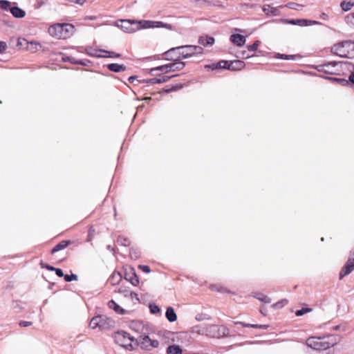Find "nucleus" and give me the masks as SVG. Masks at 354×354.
<instances>
[{
  "instance_id": "51",
  "label": "nucleus",
  "mask_w": 354,
  "mask_h": 354,
  "mask_svg": "<svg viewBox=\"0 0 354 354\" xmlns=\"http://www.w3.org/2000/svg\"><path fill=\"white\" fill-rule=\"evenodd\" d=\"M39 266L41 268H45L49 271H54L55 267L48 264V263H46L45 262H44L43 261H41L40 263H39Z\"/></svg>"
},
{
  "instance_id": "1",
  "label": "nucleus",
  "mask_w": 354,
  "mask_h": 354,
  "mask_svg": "<svg viewBox=\"0 0 354 354\" xmlns=\"http://www.w3.org/2000/svg\"><path fill=\"white\" fill-rule=\"evenodd\" d=\"M194 330L198 334L205 335L209 337L221 339L229 335V329L224 325L207 324L203 327L196 326Z\"/></svg>"
},
{
  "instance_id": "18",
  "label": "nucleus",
  "mask_w": 354,
  "mask_h": 354,
  "mask_svg": "<svg viewBox=\"0 0 354 354\" xmlns=\"http://www.w3.org/2000/svg\"><path fill=\"white\" fill-rule=\"evenodd\" d=\"M180 46L177 47H173L169 50L164 53V59L167 61L177 62L178 55L176 53V50H180Z\"/></svg>"
},
{
  "instance_id": "3",
  "label": "nucleus",
  "mask_w": 354,
  "mask_h": 354,
  "mask_svg": "<svg viewBox=\"0 0 354 354\" xmlns=\"http://www.w3.org/2000/svg\"><path fill=\"white\" fill-rule=\"evenodd\" d=\"M74 31L75 26L71 24H57L49 28L51 35L62 39L70 37Z\"/></svg>"
},
{
  "instance_id": "13",
  "label": "nucleus",
  "mask_w": 354,
  "mask_h": 354,
  "mask_svg": "<svg viewBox=\"0 0 354 354\" xmlns=\"http://www.w3.org/2000/svg\"><path fill=\"white\" fill-rule=\"evenodd\" d=\"M178 74H175L172 75H163L160 77H153L150 79H143L142 80H138L139 83H144V84H162L167 82L170 79L178 76Z\"/></svg>"
},
{
  "instance_id": "50",
  "label": "nucleus",
  "mask_w": 354,
  "mask_h": 354,
  "mask_svg": "<svg viewBox=\"0 0 354 354\" xmlns=\"http://www.w3.org/2000/svg\"><path fill=\"white\" fill-rule=\"evenodd\" d=\"M77 65H81V66H92L93 62L91 60L87 59H79Z\"/></svg>"
},
{
  "instance_id": "17",
  "label": "nucleus",
  "mask_w": 354,
  "mask_h": 354,
  "mask_svg": "<svg viewBox=\"0 0 354 354\" xmlns=\"http://www.w3.org/2000/svg\"><path fill=\"white\" fill-rule=\"evenodd\" d=\"M100 322V329H109L115 326V321L105 315H99Z\"/></svg>"
},
{
  "instance_id": "2",
  "label": "nucleus",
  "mask_w": 354,
  "mask_h": 354,
  "mask_svg": "<svg viewBox=\"0 0 354 354\" xmlns=\"http://www.w3.org/2000/svg\"><path fill=\"white\" fill-rule=\"evenodd\" d=\"M330 53L342 58H354V41L344 40L333 44L330 47Z\"/></svg>"
},
{
  "instance_id": "6",
  "label": "nucleus",
  "mask_w": 354,
  "mask_h": 354,
  "mask_svg": "<svg viewBox=\"0 0 354 354\" xmlns=\"http://www.w3.org/2000/svg\"><path fill=\"white\" fill-rule=\"evenodd\" d=\"M176 60L177 62H173L170 64H164L155 68H152L149 70V73L151 75H155L153 71H161L162 73H167L171 71H181L185 67L186 62H179L178 59Z\"/></svg>"
},
{
  "instance_id": "22",
  "label": "nucleus",
  "mask_w": 354,
  "mask_h": 354,
  "mask_svg": "<svg viewBox=\"0 0 354 354\" xmlns=\"http://www.w3.org/2000/svg\"><path fill=\"white\" fill-rule=\"evenodd\" d=\"M198 42L200 45H202L205 47L211 46L214 44L215 39L213 37L209 35L201 36L198 38Z\"/></svg>"
},
{
  "instance_id": "36",
  "label": "nucleus",
  "mask_w": 354,
  "mask_h": 354,
  "mask_svg": "<svg viewBox=\"0 0 354 354\" xmlns=\"http://www.w3.org/2000/svg\"><path fill=\"white\" fill-rule=\"evenodd\" d=\"M78 60H79L78 59H76L71 56L66 55L65 54H62V61L63 62H69L72 64L77 65Z\"/></svg>"
},
{
  "instance_id": "14",
  "label": "nucleus",
  "mask_w": 354,
  "mask_h": 354,
  "mask_svg": "<svg viewBox=\"0 0 354 354\" xmlns=\"http://www.w3.org/2000/svg\"><path fill=\"white\" fill-rule=\"evenodd\" d=\"M124 279L130 282L133 286H137L140 283L138 276L133 267H130L129 270L125 271Z\"/></svg>"
},
{
  "instance_id": "53",
  "label": "nucleus",
  "mask_w": 354,
  "mask_h": 354,
  "mask_svg": "<svg viewBox=\"0 0 354 354\" xmlns=\"http://www.w3.org/2000/svg\"><path fill=\"white\" fill-rule=\"evenodd\" d=\"M215 64L217 66V70L225 69L224 67L227 66V60H221Z\"/></svg>"
},
{
  "instance_id": "46",
  "label": "nucleus",
  "mask_w": 354,
  "mask_h": 354,
  "mask_svg": "<svg viewBox=\"0 0 354 354\" xmlns=\"http://www.w3.org/2000/svg\"><path fill=\"white\" fill-rule=\"evenodd\" d=\"M288 301L287 299H281V300L274 303V304H272V307L275 309H279V308H283L286 304H288Z\"/></svg>"
},
{
  "instance_id": "57",
  "label": "nucleus",
  "mask_w": 354,
  "mask_h": 354,
  "mask_svg": "<svg viewBox=\"0 0 354 354\" xmlns=\"http://www.w3.org/2000/svg\"><path fill=\"white\" fill-rule=\"evenodd\" d=\"M137 346H136L135 344V342H129V344H126L123 348H125L127 350H129V351H133L136 349Z\"/></svg>"
},
{
  "instance_id": "41",
  "label": "nucleus",
  "mask_w": 354,
  "mask_h": 354,
  "mask_svg": "<svg viewBox=\"0 0 354 354\" xmlns=\"http://www.w3.org/2000/svg\"><path fill=\"white\" fill-rule=\"evenodd\" d=\"M129 255L132 259H138L140 257L141 252L138 249L131 248L129 250Z\"/></svg>"
},
{
  "instance_id": "61",
  "label": "nucleus",
  "mask_w": 354,
  "mask_h": 354,
  "mask_svg": "<svg viewBox=\"0 0 354 354\" xmlns=\"http://www.w3.org/2000/svg\"><path fill=\"white\" fill-rule=\"evenodd\" d=\"M54 272H55L56 275L58 277H64V273L63 272V270L59 268H55V270H54Z\"/></svg>"
},
{
  "instance_id": "59",
  "label": "nucleus",
  "mask_w": 354,
  "mask_h": 354,
  "mask_svg": "<svg viewBox=\"0 0 354 354\" xmlns=\"http://www.w3.org/2000/svg\"><path fill=\"white\" fill-rule=\"evenodd\" d=\"M48 0H36L35 7L39 8L43 6H45L48 3Z\"/></svg>"
},
{
  "instance_id": "27",
  "label": "nucleus",
  "mask_w": 354,
  "mask_h": 354,
  "mask_svg": "<svg viewBox=\"0 0 354 354\" xmlns=\"http://www.w3.org/2000/svg\"><path fill=\"white\" fill-rule=\"evenodd\" d=\"M167 354H183V350L178 344L169 345L166 349Z\"/></svg>"
},
{
  "instance_id": "31",
  "label": "nucleus",
  "mask_w": 354,
  "mask_h": 354,
  "mask_svg": "<svg viewBox=\"0 0 354 354\" xmlns=\"http://www.w3.org/2000/svg\"><path fill=\"white\" fill-rule=\"evenodd\" d=\"M183 84L181 83L176 84L172 85L170 87L167 86L166 88H163L161 93H169L171 92L177 91L181 88H183Z\"/></svg>"
},
{
  "instance_id": "33",
  "label": "nucleus",
  "mask_w": 354,
  "mask_h": 354,
  "mask_svg": "<svg viewBox=\"0 0 354 354\" xmlns=\"http://www.w3.org/2000/svg\"><path fill=\"white\" fill-rule=\"evenodd\" d=\"M122 276L120 272L115 271L110 277V281L112 285H116L122 280Z\"/></svg>"
},
{
  "instance_id": "15",
  "label": "nucleus",
  "mask_w": 354,
  "mask_h": 354,
  "mask_svg": "<svg viewBox=\"0 0 354 354\" xmlns=\"http://www.w3.org/2000/svg\"><path fill=\"white\" fill-rule=\"evenodd\" d=\"M245 66V63L241 59H235L232 61H227V66L224 67L225 70L232 71H239Z\"/></svg>"
},
{
  "instance_id": "9",
  "label": "nucleus",
  "mask_w": 354,
  "mask_h": 354,
  "mask_svg": "<svg viewBox=\"0 0 354 354\" xmlns=\"http://www.w3.org/2000/svg\"><path fill=\"white\" fill-rule=\"evenodd\" d=\"M276 21L281 22L285 24H291L293 26H299L301 27L309 26L313 25H322L323 24L315 20H311L308 19H286L281 18L276 19Z\"/></svg>"
},
{
  "instance_id": "49",
  "label": "nucleus",
  "mask_w": 354,
  "mask_h": 354,
  "mask_svg": "<svg viewBox=\"0 0 354 354\" xmlns=\"http://www.w3.org/2000/svg\"><path fill=\"white\" fill-rule=\"evenodd\" d=\"M93 50H95L91 46H87L85 48V52L88 55L91 56V57H97V58L102 57V55L95 54L93 53Z\"/></svg>"
},
{
  "instance_id": "62",
  "label": "nucleus",
  "mask_w": 354,
  "mask_h": 354,
  "mask_svg": "<svg viewBox=\"0 0 354 354\" xmlns=\"http://www.w3.org/2000/svg\"><path fill=\"white\" fill-rule=\"evenodd\" d=\"M7 48V44L5 41H0V54L4 53Z\"/></svg>"
},
{
  "instance_id": "34",
  "label": "nucleus",
  "mask_w": 354,
  "mask_h": 354,
  "mask_svg": "<svg viewBox=\"0 0 354 354\" xmlns=\"http://www.w3.org/2000/svg\"><path fill=\"white\" fill-rule=\"evenodd\" d=\"M354 6V2L349 1H346L345 0L342 1L340 3V7L342 10L344 12H348Z\"/></svg>"
},
{
  "instance_id": "60",
  "label": "nucleus",
  "mask_w": 354,
  "mask_h": 354,
  "mask_svg": "<svg viewBox=\"0 0 354 354\" xmlns=\"http://www.w3.org/2000/svg\"><path fill=\"white\" fill-rule=\"evenodd\" d=\"M135 80L137 81V84H135L134 86L138 85L140 83L138 82L139 80H138V75H131L128 78V81L130 83H133Z\"/></svg>"
},
{
  "instance_id": "8",
  "label": "nucleus",
  "mask_w": 354,
  "mask_h": 354,
  "mask_svg": "<svg viewBox=\"0 0 354 354\" xmlns=\"http://www.w3.org/2000/svg\"><path fill=\"white\" fill-rule=\"evenodd\" d=\"M338 64H345L347 66L348 70H351V69L354 70V64L353 63L348 62H337V61H330V62H327L322 64L313 65V66H312V68H313L319 72L324 73L325 74L333 75L335 73L333 72H330L326 68H328V66L335 67V66H337Z\"/></svg>"
},
{
  "instance_id": "48",
  "label": "nucleus",
  "mask_w": 354,
  "mask_h": 354,
  "mask_svg": "<svg viewBox=\"0 0 354 354\" xmlns=\"http://www.w3.org/2000/svg\"><path fill=\"white\" fill-rule=\"evenodd\" d=\"M234 324H239L242 326L243 327L245 328H259V324H246L245 322H234Z\"/></svg>"
},
{
  "instance_id": "12",
  "label": "nucleus",
  "mask_w": 354,
  "mask_h": 354,
  "mask_svg": "<svg viewBox=\"0 0 354 354\" xmlns=\"http://www.w3.org/2000/svg\"><path fill=\"white\" fill-rule=\"evenodd\" d=\"M354 270V257H350L345 264L342 268L339 274V279H342L345 276L348 275Z\"/></svg>"
},
{
  "instance_id": "28",
  "label": "nucleus",
  "mask_w": 354,
  "mask_h": 354,
  "mask_svg": "<svg viewBox=\"0 0 354 354\" xmlns=\"http://www.w3.org/2000/svg\"><path fill=\"white\" fill-rule=\"evenodd\" d=\"M180 50L183 51L178 53V59L179 62H183L182 59H188L194 56L193 52H192V50L189 48H180Z\"/></svg>"
},
{
  "instance_id": "55",
  "label": "nucleus",
  "mask_w": 354,
  "mask_h": 354,
  "mask_svg": "<svg viewBox=\"0 0 354 354\" xmlns=\"http://www.w3.org/2000/svg\"><path fill=\"white\" fill-rule=\"evenodd\" d=\"M140 327H142V322H132L131 328L135 330H138Z\"/></svg>"
},
{
  "instance_id": "11",
  "label": "nucleus",
  "mask_w": 354,
  "mask_h": 354,
  "mask_svg": "<svg viewBox=\"0 0 354 354\" xmlns=\"http://www.w3.org/2000/svg\"><path fill=\"white\" fill-rule=\"evenodd\" d=\"M114 341L121 347H123L127 342L129 340L131 342H134L136 338L131 336L129 333L124 330H118L114 335Z\"/></svg>"
},
{
  "instance_id": "39",
  "label": "nucleus",
  "mask_w": 354,
  "mask_h": 354,
  "mask_svg": "<svg viewBox=\"0 0 354 354\" xmlns=\"http://www.w3.org/2000/svg\"><path fill=\"white\" fill-rule=\"evenodd\" d=\"M117 243L122 246H129L131 244V241L129 240V239L124 236L120 235L117 238Z\"/></svg>"
},
{
  "instance_id": "10",
  "label": "nucleus",
  "mask_w": 354,
  "mask_h": 354,
  "mask_svg": "<svg viewBox=\"0 0 354 354\" xmlns=\"http://www.w3.org/2000/svg\"><path fill=\"white\" fill-rule=\"evenodd\" d=\"M114 26L126 33H133L137 31L136 19H118L114 22Z\"/></svg>"
},
{
  "instance_id": "40",
  "label": "nucleus",
  "mask_w": 354,
  "mask_h": 354,
  "mask_svg": "<svg viewBox=\"0 0 354 354\" xmlns=\"http://www.w3.org/2000/svg\"><path fill=\"white\" fill-rule=\"evenodd\" d=\"M284 7L295 10H300L304 7V6L295 2H288L284 6Z\"/></svg>"
},
{
  "instance_id": "58",
  "label": "nucleus",
  "mask_w": 354,
  "mask_h": 354,
  "mask_svg": "<svg viewBox=\"0 0 354 354\" xmlns=\"http://www.w3.org/2000/svg\"><path fill=\"white\" fill-rule=\"evenodd\" d=\"M204 68L207 71H209V70L210 71H216V70H217V66L215 63H212V64L205 65Z\"/></svg>"
},
{
  "instance_id": "4",
  "label": "nucleus",
  "mask_w": 354,
  "mask_h": 354,
  "mask_svg": "<svg viewBox=\"0 0 354 354\" xmlns=\"http://www.w3.org/2000/svg\"><path fill=\"white\" fill-rule=\"evenodd\" d=\"M166 28L168 30H173V26L170 24L165 23L161 21H151V20H136V30L149 28Z\"/></svg>"
},
{
  "instance_id": "43",
  "label": "nucleus",
  "mask_w": 354,
  "mask_h": 354,
  "mask_svg": "<svg viewBox=\"0 0 354 354\" xmlns=\"http://www.w3.org/2000/svg\"><path fill=\"white\" fill-rule=\"evenodd\" d=\"M261 42L260 40H255L251 45H247L246 48L249 51H257L258 47L261 45Z\"/></svg>"
},
{
  "instance_id": "32",
  "label": "nucleus",
  "mask_w": 354,
  "mask_h": 354,
  "mask_svg": "<svg viewBox=\"0 0 354 354\" xmlns=\"http://www.w3.org/2000/svg\"><path fill=\"white\" fill-rule=\"evenodd\" d=\"M100 51L106 53L105 55H102L101 58H120L122 57V54L113 51L103 49H100Z\"/></svg>"
},
{
  "instance_id": "64",
  "label": "nucleus",
  "mask_w": 354,
  "mask_h": 354,
  "mask_svg": "<svg viewBox=\"0 0 354 354\" xmlns=\"http://www.w3.org/2000/svg\"><path fill=\"white\" fill-rule=\"evenodd\" d=\"M254 57V55H250L245 50L241 52V57L243 59H248Z\"/></svg>"
},
{
  "instance_id": "54",
  "label": "nucleus",
  "mask_w": 354,
  "mask_h": 354,
  "mask_svg": "<svg viewBox=\"0 0 354 354\" xmlns=\"http://www.w3.org/2000/svg\"><path fill=\"white\" fill-rule=\"evenodd\" d=\"M345 19L347 24H349L354 26V12L348 15L346 17Z\"/></svg>"
},
{
  "instance_id": "35",
  "label": "nucleus",
  "mask_w": 354,
  "mask_h": 354,
  "mask_svg": "<svg viewBox=\"0 0 354 354\" xmlns=\"http://www.w3.org/2000/svg\"><path fill=\"white\" fill-rule=\"evenodd\" d=\"M254 297L265 304H269L271 302V299L270 297H268L266 295H264L261 292H255L254 295Z\"/></svg>"
},
{
  "instance_id": "44",
  "label": "nucleus",
  "mask_w": 354,
  "mask_h": 354,
  "mask_svg": "<svg viewBox=\"0 0 354 354\" xmlns=\"http://www.w3.org/2000/svg\"><path fill=\"white\" fill-rule=\"evenodd\" d=\"M312 311V308L309 307H302L301 309L297 310L295 312V315L297 317L303 316L307 313H310Z\"/></svg>"
},
{
  "instance_id": "45",
  "label": "nucleus",
  "mask_w": 354,
  "mask_h": 354,
  "mask_svg": "<svg viewBox=\"0 0 354 354\" xmlns=\"http://www.w3.org/2000/svg\"><path fill=\"white\" fill-rule=\"evenodd\" d=\"M196 320L201 322L203 320H211L212 317L206 313H199L195 317Z\"/></svg>"
},
{
  "instance_id": "56",
  "label": "nucleus",
  "mask_w": 354,
  "mask_h": 354,
  "mask_svg": "<svg viewBox=\"0 0 354 354\" xmlns=\"http://www.w3.org/2000/svg\"><path fill=\"white\" fill-rule=\"evenodd\" d=\"M138 268L145 273L151 272L150 267L147 265H139Z\"/></svg>"
},
{
  "instance_id": "19",
  "label": "nucleus",
  "mask_w": 354,
  "mask_h": 354,
  "mask_svg": "<svg viewBox=\"0 0 354 354\" xmlns=\"http://www.w3.org/2000/svg\"><path fill=\"white\" fill-rule=\"evenodd\" d=\"M12 15L17 19H21L26 16V11L16 5L15 3L10 11Z\"/></svg>"
},
{
  "instance_id": "7",
  "label": "nucleus",
  "mask_w": 354,
  "mask_h": 354,
  "mask_svg": "<svg viewBox=\"0 0 354 354\" xmlns=\"http://www.w3.org/2000/svg\"><path fill=\"white\" fill-rule=\"evenodd\" d=\"M324 338V337H310L306 339V345L314 350L325 351L330 348V347L333 346L335 344V343H330L328 342L320 341V339Z\"/></svg>"
},
{
  "instance_id": "5",
  "label": "nucleus",
  "mask_w": 354,
  "mask_h": 354,
  "mask_svg": "<svg viewBox=\"0 0 354 354\" xmlns=\"http://www.w3.org/2000/svg\"><path fill=\"white\" fill-rule=\"evenodd\" d=\"M136 346H140L142 350L151 351L153 348H158L159 342L156 339H151L148 334L144 333L139 335L134 341Z\"/></svg>"
},
{
  "instance_id": "24",
  "label": "nucleus",
  "mask_w": 354,
  "mask_h": 354,
  "mask_svg": "<svg viewBox=\"0 0 354 354\" xmlns=\"http://www.w3.org/2000/svg\"><path fill=\"white\" fill-rule=\"evenodd\" d=\"M108 306L109 308L114 310L117 314L119 315H124L126 313V310L122 308L119 304H118L113 299H111L108 302Z\"/></svg>"
},
{
  "instance_id": "47",
  "label": "nucleus",
  "mask_w": 354,
  "mask_h": 354,
  "mask_svg": "<svg viewBox=\"0 0 354 354\" xmlns=\"http://www.w3.org/2000/svg\"><path fill=\"white\" fill-rule=\"evenodd\" d=\"M71 274H64V279L66 282H71L72 281H77L78 279V276L76 274L73 273L71 271Z\"/></svg>"
},
{
  "instance_id": "23",
  "label": "nucleus",
  "mask_w": 354,
  "mask_h": 354,
  "mask_svg": "<svg viewBox=\"0 0 354 354\" xmlns=\"http://www.w3.org/2000/svg\"><path fill=\"white\" fill-rule=\"evenodd\" d=\"M107 69L113 73H120L126 71L127 66L124 64L118 63H111L106 65Z\"/></svg>"
},
{
  "instance_id": "29",
  "label": "nucleus",
  "mask_w": 354,
  "mask_h": 354,
  "mask_svg": "<svg viewBox=\"0 0 354 354\" xmlns=\"http://www.w3.org/2000/svg\"><path fill=\"white\" fill-rule=\"evenodd\" d=\"M274 57L279 59H284V60H296L297 59L301 58V55L299 54L296 55H286V54H282L277 53L275 54Z\"/></svg>"
},
{
  "instance_id": "30",
  "label": "nucleus",
  "mask_w": 354,
  "mask_h": 354,
  "mask_svg": "<svg viewBox=\"0 0 354 354\" xmlns=\"http://www.w3.org/2000/svg\"><path fill=\"white\" fill-rule=\"evenodd\" d=\"M182 48H189L193 52L194 56L202 55L203 53V48L200 46L196 45H183L180 46Z\"/></svg>"
},
{
  "instance_id": "52",
  "label": "nucleus",
  "mask_w": 354,
  "mask_h": 354,
  "mask_svg": "<svg viewBox=\"0 0 354 354\" xmlns=\"http://www.w3.org/2000/svg\"><path fill=\"white\" fill-rule=\"evenodd\" d=\"M347 82L348 83L346 86H350L354 88V72H352L347 80Z\"/></svg>"
},
{
  "instance_id": "63",
  "label": "nucleus",
  "mask_w": 354,
  "mask_h": 354,
  "mask_svg": "<svg viewBox=\"0 0 354 354\" xmlns=\"http://www.w3.org/2000/svg\"><path fill=\"white\" fill-rule=\"evenodd\" d=\"M32 324V322H28V321H20L19 323V325L21 327H28V326H31Z\"/></svg>"
},
{
  "instance_id": "42",
  "label": "nucleus",
  "mask_w": 354,
  "mask_h": 354,
  "mask_svg": "<svg viewBox=\"0 0 354 354\" xmlns=\"http://www.w3.org/2000/svg\"><path fill=\"white\" fill-rule=\"evenodd\" d=\"M149 311L153 315H156L160 313L161 311L160 308L156 305L155 303H149Z\"/></svg>"
},
{
  "instance_id": "20",
  "label": "nucleus",
  "mask_w": 354,
  "mask_h": 354,
  "mask_svg": "<svg viewBox=\"0 0 354 354\" xmlns=\"http://www.w3.org/2000/svg\"><path fill=\"white\" fill-rule=\"evenodd\" d=\"M262 10L268 16H279L280 13L278 8L272 7L269 4L263 5Z\"/></svg>"
},
{
  "instance_id": "16",
  "label": "nucleus",
  "mask_w": 354,
  "mask_h": 354,
  "mask_svg": "<svg viewBox=\"0 0 354 354\" xmlns=\"http://www.w3.org/2000/svg\"><path fill=\"white\" fill-rule=\"evenodd\" d=\"M230 40L232 43H233L236 46L242 47L245 44L246 37H245V36H244L241 34L234 33V34L231 35Z\"/></svg>"
},
{
  "instance_id": "25",
  "label": "nucleus",
  "mask_w": 354,
  "mask_h": 354,
  "mask_svg": "<svg viewBox=\"0 0 354 354\" xmlns=\"http://www.w3.org/2000/svg\"><path fill=\"white\" fill-rule=\"evenodd\" d=\"M321 77L333 83L338 84L342 86H346L348 84L345 78L335 77L325 75H320Z\"/></svg>"
},
{
  "instance_id": "38",
  "label": "nucleus",
  "mask_w": 354,
  "mask_h": 354,
  "mask_svg": "<svg viewBox=\"0 0 354 354\" xmlns=\"http://www.w3.org/2000/svg\"><path fill=\"white\" fill-rule=\"evenodd\" d=\"M100 317L99 315L93 317L90 322L89 326L93 329H95L97 328L100 329Z\"/></svg>"
},
{
  "instance_id": "37",
  "label": "nucleus",
  "mask_w": 354,
  "mask_h": 354,
  "mask_svg": "<svg viewBox=\"0 0 354 354\" xmlns=\"http://www.w3.org/2000/svg\"><path fill=\"white\" fill-rule=\"evenodd\" d=\"M13 4L8 0H0V8L6 11L10 12Z\"/></svg>"
},
{
  "instance_id": "21",
  "label": "nucleus",
  "mask_w": 354,
  "mask_h": 354,
  "mask_svg": "<svg viewBox=\"0 0 354 354\" xmlns=\"http://www.w3.org/2000/svg\"><path fill=\"white\" fill-rule=\"evenodd\" d=\"M71 243H72V241H71V240H63V241H60L59 243H58L57 245H55L53 248L50 253L52 254H53L60 250H64L68 245H70Z\"/></svg>"
},
{
  "instance_id": "26",
  "label": "nucleus",
  "mask_w": 354,
  "mask_h": 354,
  "mask_svg": "<svg viewBox=\"0 0 354 354\" xmlns=\"http://www.w3.org/2000/svg\"><path fill=\"white\" fill-rule=\"evenodd\" d=\"M165 317L169 322H174L177 320V314L171 306H169L166 309Z\"/></svg>"
}]
</instances>
